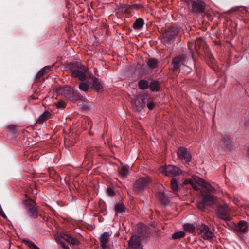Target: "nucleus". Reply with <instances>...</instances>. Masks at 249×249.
Masks as SVG:
<instances>
[{"label":"nucleus","instance_id":"nucleus-1","mask_svg":"<svg viewBox=\"0 0 249 249\" xmlns=\"http://www.w3.org/2000/svg\"><path fill=\"white\" fill-rule=\"evenodd\" d=\"M72 71L71 75L73 77L78 78L80 81H84L86 79L87 68L81 64H71L70 67Z\"/></svg>","mask_w":249,"mask_h":249},{"label":"nucleus","instance_id":"nucleus-2","mask_svg":"<svg viewBox=\"0 0 249 249\" xmlns=\"http://www.w3.org/2000/svg\"><path fill=\"white\" fill-rule=\"evenodd\" d=\"M151 179L148 176H144L139 178L134 184L136 192L139 193L143 191L151 183Z\"/></svg>","mask_w":249,"mask_h":249},{"label":"nucleus","instance_id":"nucleus-3","mask_svg":"<svg viewBox=\"0 0 249 249\" xmlns=\"http://www.w3.org/2000/svg\"><path fill=\"white\" fill-rule=\"evenodd\" d=\"M160 171L167 176L174 177L180 175L182 173V171L178 167L171 165L160 167Z\"/></svg>","mask_w":249,"mask_h":249},{"label":"nucleus","instance_id":"nucleus-4","mask_svg":"<svg viewBox=\"0 0 249 249\" xmlns=\"http://www.w3.org/2000/svg\"><path fill=\"white\" fill-rule=\"evenodd\" d=\"M24 205L31 218H36L38 217L36 204L33 199H30L25 201Z\"/></svg>","mask_w":249,"mask_h":249},{"label":"nucleus","instance_id":"nucleus-5","mask_svg":"<svg viewBox=\"0 0 249 249\" xmlns=\"http://www.w3.org/2000/svg\"><path fill=\"white\" fill-rule=\"evenodd\" d=\"M138 235H133L128 242L129 248L130 249H140L141 248L140 240L141 239V234L145 236L146 231L144 230L138 231Z\"/></svg>","mask_w":249,"mask_h":249},{"label":"nucleus","instance_id":"nucleus-6","mask_svg":"<svg viewBox=\"0 0 249 249\" xmlns=\"http://www.w3.org/2000/svg\"><path fill=\"white\" fill-rule=\"evenodd\" d=\"M230 209L227 204L220 205L217 207L216 214L217 216L225 221L230 220Z\"/></svg>","mask_w":249,"mask_h":249},{"label":"nucleus","instance_id":"nucleus-7","mask_svg":"<svg viewBox=\"0 0 249 249\" xmlns=\"http://www.w3.org/2000/svg\"><path fill=\"white\" fill-rule=\"evenodd\" d=\"M198 234L204 240H210L214 236V233L205 224H201L198 229Z\"/></svg>","mask_w":249,"mask_h":249},{"label":"nucleus","instance_id":"nucleus-8","mask_svg":"<svg viewBox=\"0 0 249 249\" xmlns=\"http://www.w3.org/2000/svg\"><path fill=\"white\" fill-rule=\"evenodd\" d=\"M177 156L179 159L186 162H189L192 160L190 152L184 147H180L177 151Z\"/></svg>","mask_w":249,"mask_h":249},{"label":"nucleus","instance_id":"nucleus-9","mask_svg":"<svg viewBox=\"0 0 249 249\" xmlns=\"http://www.w3.org/2000/svg\"><path fill=\"white\" fill-rule=\"evenodd\" d=\"M205 4L201 0L194 1L192 4V11L196 13H203L204 11Z\"/></svg>","mask_w":249,"mask_h":249},{"label":"nucleus","instance_id":"nucleus-10","mask_svg":"<svg viewBox=\"0 0 249 249\" xmlns=\"http://www.w3.org/2000/svg\"><path fill=\"white\" fill-rule=\"evenodd\" d=\"M202 200L205 202L206 205H211L214 202L215 197L208 192H203L202 193Z\"/></svg>","mask_w":249,"mask_h":249},{"label":"nucleus","instance_id":"nucleus-11","mask_svg":"<svg viewBox=\"0 0 249 249\" xmlns=\"http://www.w3.org/2000/svg\"><path fill=\"white\" fill-rule=\"evenodd\" d=\"M219 144L223 148L230 149L231 147L232 141L229 135H225L223 136Z\"/></svg>","mask_w":249,"mask_h":249},{"label":"nucleus","instance_id":"nucleus-12","mask_svg":"<svg viewBox=\"0 0 249 249\" xmlns=\"http://www.w3.org/2000/svg\"><path fill=\"white\" fill-rule=\"evenodd\" d=\"M193 179L195 180V181L196 182H197L198 184H202V185L204 186V187L206 188V189L207 190V192L210 193H213L215 192V189L214 188L212 187L211 185L209 183L205 182L201 178H199L198 177H194L193 178Z\"/></svg>","mask_w":249,"mask_h":249},{"label":"nucleus","instance_id":"nucleus-13","mask_svg":"<svg viewBox=\"0 0 249 249\" xmlns=\"http://www.w3.org/2000/svg\"><path fill=\"white\" fill-rule=\"evenodd\" d=\"M100 242L101 246L103 249H106L107 247V245L109 240V234L108 232H104L100 238Z\"/></svg>","mask_w":249,"mask_h":249},{"label":"nucleus","instance_id":"nucleus-14","mask_svg":"<svg viewBox=\"0 0 249 249\" xmlns=\"http://www.w3.org/2000/svg\"><path fill=\"white\" fill-rule=\"evenodd\" d=\"M186 58L185 57L181 56V57H177L175 58L172 61V65L173 66L174 70H176L178 69L181 64H187L186 63Z\"/></svg>","mask_w":249,"mask_h":249},{"label":"nucleus","instance_id":"nucleus-15","mask_svg":"<svg viewBox=\"0 0 249 249\" xmlns=\"http://www.w3.org/2000/svg\"><path fill=\"white\" fill-rule=\"evenodd\" d=\"M63 93L64 96L70 100L74 99V92L72 88L70 86H66L63 89Z\"/></svg>","mask_w":249,"mask_h":249},{"label":"nucleus","instance_id":"nucleus-16","mask_svg":"<svg viewBox=\"0 0 249 249\" xmlns=\"http://www.w3.org/2000/svg\"><path fill=\"white\" fill-rule=\"evenodd\" d=\"M90 78L92 82L93 87L97 92H100L103 89V85L101 80L92 75Z\"/></svg>","mask_w":249,"mask_h":249},{"label":"nucleus","instance_id":"nucleus-17","mask_svg":"<svg viewBox=\"0 0 249 249\" xmlns=\"http://www.w3.org/2000/svg\"><path fill=\"white\" fill-rule=\"evenodd\" d=\"M248 229V224L246 222L241 221L235 227V230L237 232H246Z\"/></svg>","mask_w":249,"mask_h":249},{"label":"nucleus","instance_id":"nucleus-18","mask_svg":"<svg viewBox=\"0 0 249 249\" xmlns=\"http://www.w3.org/2000/svg\"><path fill=\"white\" fill-rule=\"evenodd\" d=\"M157 197L159 200L164 204H167L170 202L168 197L163 192H159L157 194Z\"/></svg>","mask_w":249,"mask_h":249},{"label":"nucleus","instance_id":"nucleus-19","mask_svg":"<svg viewBox=\"0 0 249 249\" xmlns=\"http://www.w3.org/2000/svg\"><path fill=\"white\" fill-rule=\"evenodd\" d=\"M51 116V114L48 111H45L42 114H41L36 121V123L42 124L45 121L48 120Z\"/></svg>","mask_w":249,"mask_h":249},{"label":"nucleus","instance_id":"nucleus-20","mask_svg":"<svg viewBox=\"0 0 249 249\" xmlns=\"http://www.w3.org/2000/svg\"><path fill=\"white\" fill-rule=\"evenodd\" d=\"M115 214L117 215L118 213H124L125 211V207L124 204L119 202L115 206Z\"/></svg>","mask_w":249,"mask_h":249},{"label":"nucleus","instance_id":"nucleus-21","mask_svg":"<svg viewBox=\"0 0 249 249\" xmlns=\"http://www.w3.org/2000/svg\"><path fill=\"white\" fill-rule=\"evenodd\" d=\"M177 33V31L176 30H173V28L169 29L165 33V37L170 40L176 36Z\"/></svg>","mask_w":249,"mask_h":249},{"label":"nucleus","instance_id":"nucleus-22","mask_svg":"<svg viewBox=\"0 0 249 249\" xmlns=\"http://www.w3.org/2000/svg\"><path fill=\"white\" fill-rule=\"evenodd\" d=\"M128 166H123L118 170L120 175L123 178H125L128 176Z\"/></svg>","mask_w":249,"mask_h":249},{"label":"nucleus","instance_id":"nucleus-23","mask_svg":"<svg viewBox=\"0 0 249 249\" xmlns=\"http://www.w3.org/2000/svg\"><path fill=\"white\" fill-rule=\"evenodd\" d=\"M149 88L152 91H158L160 89L159 83L157 81H154L150 83Z\"/></svg>","mask_w":249,"mask_h":249},{"label":"nucleus","instance_id":"nucleus-24","mask_svg":"<svg viewBox=\"0 0 249 249\" xmlns=\"http://www.w3.org/2000/svg\"><path fill=\"white\" fill-rule=\"evenodd\" d=\"M144 25V21L141 18H139L136 20L135 22L133 24V28L135 29H139L142 28Z\"/></svg>","mask_w":249,"mask_h":249},{"label":"nucleus","instance_id":"nucleus-25","mask_svg":"<svg viewBox=\"0 0 249 249\" xmlns=\"http://www.w3.org/2000/svg\"><path fill=\"white\" fill-rule=\"evenodd\" d=\"M23 241L24 243L26 244V245H27L32 249H40L33 242L28 239H24Z\"/></svg>","mask_w":249,"mask_h":249},{"label":"nucleus","instance_id":"nucleus-26","mask_svg":"<svg viewBox=\"0 0 249 249\" xmlns=\"http://www.w3.org/2000/svg\"><path fill=\"white\" fill-rule=\"evenodd\" d=\"M138 86L141 89H145L148 87V82L146 80H142L139 82Z\"/></svg>","mask_w":249,"mask_h":249},{"label":"nucleus","instance_id":"nucleus-27","mask_svg":"<svg viewBox=\"0 0 249 249\" xmlns=\"http://www.w3.org/2000/svg\"><path fill=\"white\" fill-rule=\"evenodd\" d=\"M183 228L186 231L190 232H193L195 231V226L192 224H184L183 225Z\"/></svg>","mask_w":249,"mask_h":249},{"label":"nucleus","instance_id":"nucleus-28","mask_svg":"<svg viewBox=\"0 0 249 249\" xmlns=\"http://www.w3.org/2000/svg\"><path fill=\"white\" fill-rule=\"evenodd\" d=\"M171 187L175 192H178V186L177 180L175 178H172L171 181Z\"/></svg>","mask_w":249,"mask_h":249},{"label":"nucleus","instance_id":"nucleus-29","mask_svg":"<svg viewBox=\"0 0 249 249\" xmlns=\"http://www.w3.org/2000/svg\"><path fill=\"white\" fill-rule=\"evenodd\" d=\"M79 88L81 90L87 92L89 89V85L85 82H82L79 84Z\"/></svg>","mask_w":249,"mask_h":249},{"label":"nucleus","instance_id":"nucleus-30","mask_svg":"<svg viewBox=\"0 0 249 249\" xmlns=\"http://www.w3.org/2000/svg\"><path fill=\"white\" fill-rule=\"evenodd\" d=\"M157 64L158 61L154 58L150 59L147 62L148 66L151 68H156L157 65Z\"/></svg>","mask_w":249,"mask_h":249},{"label":"nucleus","instance_id":"nucleus-31","mask_svg":"<svg viewBox=\"0 0 249 249\" xmlns=\"http://www.w3.org/2000/svg\"><path fill=\"white\" fill-rule=\"evenodd\" d=\"M185 235V233L183 231H180L177 232H175L172 234V238L174 239H177L180 238L184 237Z\"/></svg>","mask_w":249,"mask_h":249},{"label":"nucleus","instance_id":"nucleus-32","mask_svg":"<svg viewBox=\"0 0 249 249\" xmlns=\"http://www.w3.org/2000/svg\"><path fill=\"white\" fill-rule=\"evenodd\" d=\"M60 236L62 238H63L64 240L68 242V243L70 242V239L72 237L70 234H66L65 233H61Z\"/></svg>","mask_w":249,"mask_h":249},{"label":"nucleus","instance_id":"nucleus-33","mask_svg":"<svg viewBox=\"0 0 249 249\" xmlns=\"http://www.w3.org/2000/svg\"><path fill=\"white\" fill-rule=\"evenodd\" d=\"M46 68V67H44L37 72L36 75L37 79L40 78L42 76H43L44 74Z\"/></svg>","mask_w":249,"mask_h":249},{"label":"nucleus","instance_id":"nucleus-34","mask_svg":"<svg viewBox=\"0 0 249 249\" xmlns=\"http://www.w3.org/2000/svg\"><path fill=\"white\" fill-rule=\"evenodd\" d=\"M205 205H206V203L205 202H204L203 200H202L201 201L197 203V207L200 210L203 211L205 209Z\"/></svg>","mask_w":249,"mask_h":249},{"label":"nucleus","instance_id":"nucleus-35","mask_svg":"<svg viewBox=\"0 0 249 249\" xmlns=\"http://www.w3.org/2000/svg\"><path fill=\"white\" fill-rule=\"evenodd\" d=\"M70 244H71L73 245L77 246L80 244L79 241L76 238L72 237L70 239V242H69Z\"/></svg>","mask_w":249,"mask_h":249},{"label":"nucleus","instance_id":"nucleus-36","mask_svg":"<svg viewBox=\"0 0 249 249\" xmlns=\"http://www.w3.org/2000/svg\"><path fill=\"white\" fill-rule=\"evenodd\" d=\"M56 105L57 107L59 108H64L66 107V104L64 101L60 100L57 103Z\"/></svg>","mask_w":249,"mask_h":249},{"label":"nucleus","instance_id":"nucleus-37","mask_svg":"<svg viewBox=\"0 0 249 249\" xmlns=\"http://www.w3.org/2000/svg\"><path fill=\"white\" fill-rule=\"evenodd\" d=\"M107 193L109 196H113L115 194L114 191L111 188H108L107 189Z\"/></svg>","mask_w":249,"mask_h":249},{"label":"nucleus","instance_id":"nucleus-38","mask_svg":"<svg viewBox=\"0 0 249 249\" xmlns=\"http://www.w3.org/2000/svg\"><path fill=\"white\" fill-rule=\"evenodd\" d=\"M194 183L193 179L192 178H189L187 179H186L184 180L183 183L184 184H190V185H192Z\"/></svg>","mask_w":249,"mask_h":249},{"label":"nucleus","instance_id":"nucleus-39","mask_svg":"<svg viewBox=\"0 0 249 249\" xmlns=\"http://www.w3.org/2000/svg\"><path fill=\"white\" fill-rule=\"evenodd\" d=\"M147 107L149 109L151 110L154 108L155 107V104L154 102H151L147 105Z\"/></svg>","mask_w":249,"mask_h":249},{"label":"nucleus","instance_id":"nucleus-40","mask_svg":"<svg viewBox=\"0 0 249 249\" xmlns=\"http://www.w3.org/2000/svg\"><path fill=\"white\" fill-rule=\"evenodd\" d=\"M0 215L2 217H3L4 218H6V217H7L0 206Z\"/></svg>","mask_w":249,"mask_h":249},{"label":"nucleus","instance_id":"nucleus-41","mask_svg":"<svg viewBox=\"0 0 249 249\" xmlns=\"http://www.w3.org/2000/svg\"><path fill=\"white\" fill-rule=\"evenodd\" d=\"M60 244L61 245L62 248H63L64 249H70L69 247L68 246H66L64 242H60Z\"/></svg>","mask_w":249,"mask_h":249},{"label":"nucleus","instance_id":"nucleus-42","mask_svg":"<svg viewBox=\"0 0 249 249\" xmlns=\"http://www.w3.org/2000/svg\"><path fill=\"white\" fill-rule=\"evenodd\" d=\"M15 126H16V125H9L8 126V129L9 130H10V131H14L15 130Z\"/></svg>","mask_w":249,"mask_h":249},{"label":"nucleus","instance_id":"nucleus-43","mask_svg":"<svg viewBox=\"0 0 249 249\" xmlns=\"http://www.w3.org/2000/svg\"><path fill=\"white\" fill-rule=\"evenodd\" d=\"M191 186L194 190H196L198 189V187L195 183L194 182L193 184H192Z\"/></svg>","mask_w":249,"mask_h":249},{"label":"nucleus","instance_id":"nucleus-44","mask_svg":"<svg viewBox=\"0 0 249 249\" xmlns=\"http://www.w3.org/2000/svg\"><path fill=\"white\" fill-rule=\"evenodd\" d=\"M190 57H191V59L192 61L193 62H194V58H193V55H192V53H190Z\"/></svg>","mask_w":249,"mask_h":249},{"label":"nucleus","instance_id":"nucleus-45","mask_svg":"<svg viewBox=\"0 0 249 249\" xmlns=\"http://www.w3.org/2000/svg\"><path fill=\"white\" fill-rule=\"evenodd\" d=\"M145 97H143L142 98V102H143V103H144V104H145V103H146V102H145Z\"/></svg>","mask_w":249,"mask_h":249},{"label":"nucleus","instance_id":"nucleus-46","mask_svg":"<svg viewBox=\"0 0 249 249\" xmlns=\"http://www.w3.org/2000/svg\"><path fill=\"white\" fill-rule=\"evenodd\" d=\"M140 225L141 226H144L143 225H142V224H140Z\"/></svg>","mask_w":249,"mask_h":249}]
</instances>
